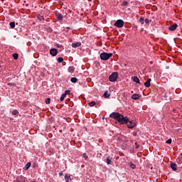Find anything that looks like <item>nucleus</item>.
I'll use <instances>...</instances> for the list:
<instances>
[{
	"label": "nucleus",
	"instance_id": "1",
	"mask_svg": "<svg viewBox=\"0 0 182 182\" xmlns=\"http://www.w3.org/2000/svg\"><path fill=\"white\" fill-rule=\"evenodd\" d=\"M109 117L114 119L120 124H125L126 122H127V117H124L119 112H112L109 114Z\"/></svg>",
	"mask_w": 182,
	"mask_h": 182
},
{
	"label": "nucleus",
	"instance_id": "2",
	"mask_svg": "<svg viewBox=\"0 0 182 182\" xmlns=\"http://www.w3.org/2000/svg\"><path fill=\"white\" fill-rule=\"evenodd\" d=\"M113 56V53H102L100 55V58L102 60H109V58H112Z\"/></svg>",
	"mask_w": 182,
	"mask_h": 182
},
{
	"label": "nucleus",
	"instance_id": "3",
	"mask_svg": "<svg viewBox=\"0 0 182 182\" xmlns=\"http://www.w3.org/2000/svg\"><path fill=\"white\" fill-rule=\"evenodd\" d=\"M118 76L119 73H117V72L112 73L109 77V82H116V80H117Z\"/></svg>",
	"mask_w": 182,
	"mask_h": 182
},
{
	"label": "nucleus",
	"instance_id": "4",
	"mask_svg": "<svg viewBox=\"0 0 182 182\" xmlns=\"http://www.w3.org/2000/svg\"><path fill=\"white\" fill-rule=\"evenodd\" d=\"M125 124H127L128 129H133L136 126L134 121H130L129 120V118H127Z\"/></svg>",
	"mask_w": 182,
	"mask_h": 182
},
{
	"label": "nucleus",
	"instance_id": "5",
	"mask_svg": "<svg viewBox=\"0 0 182 182\" xmlns=\"http://www.w3.org/2000/svg\"><path fill=\"white\" fill-rule=\"evenodd\" d=\"M114 26L116 28H123L124 26V21L123 20L119 19L114 23Z\"/></svg>",
	"mask_w": 182,
	"mask_h": 182
},
{
	"label": "nucleus",
	"instance_id": "6",
	"mask_svg": "<svg viewBox=\"0 0 182 182\" xmlns=\"http://www.w3.org/2000/svg\"><path fill=\"white\" fill-rule=\"evenodd\" d=\"M50 55H51V56H56V55H58V50L56 48H51L50 50Z\"/></svg>",
	"mask_w": 182,
	"mask_h": 182
},
{
	"label": "nucleus",
	"instance_id": "7",
	"mask_svg": "<svg viewBox=\"0 0 182 182\" xmlns=\"http://www.w3.org/2000/svg\"><path fill=\"white\" fill-rule=\"evenodd\" d=\"M170 167L173 170V171H177V164L171 162L170 164Z\"/></svg>",
	"mask_w": 182,
	"mask_h": 182
},
{
	"label": "nucleus",
	"instance_id": "8",
	"mask_svg": "<svg viewBox=\"0 0 182 182\" xmlns=\"http://www.w3.org/2000/svg\"><path fill=\"white\" fill-rule=\"evenodd\" d=\"M178 27V25L177 23H174L168 27L169 31H176L177 28Z\"/></svg>",
	"mask_w": 182,
	"mask_h": 182
},
{
	"label": "nucleus",
	"instance_id": "9",
	"mask_svg": "<svg viewBox=\"0 0 182 182\" xmlns=\"http://www.w3.org/2000/svg\"><path fill=\"white\" fill-rule=\"evenodd\" d=\"M72 48H79V46H82V43L80 42H75V43H73L71 45Z\"/></svg>",
	"mask_w": 182,
	"mask_h": 182
},
{
	"label": "nucleus",
	"instance_id": "10",
	"mask_svg": "<svg viewBox=\"0 0 182 182\" xmlns=\"http://www.w3.org/2000/svg\"><path fill=\"white\" fill-rule=\"evenodd\" d=\"M13 182H25V178L22 176L17 177L16 181Z\"/></svg>",
	"mask_w": 182,
	"mask_h": 182
},
{
	"label": "nucleus",
	"instance_id": "11",
	"mask_svg": "<svg viewBox=\"0 0 182 182\" xmlns=\"http://www.w3.org/2000/svg\"><path fill=\"white\" fill-rule=\"evenodd\" d=\"M140 97H141V96H140V95H139V94H134L132 96V99L133 100H139V99H140Z\"/></svg>",
	"mask_w": 182,
	"mask_h": 182
},
{
	"label": "nucleus",
	"instance_id": "12",
	"mask_svg": "<svg viewBox=\"0 0 182 182\" xmlns=\"http://www.w3.org/2000/svg\"><path fill=\"white\" fill-rule=\"evenodd\" d=\"M151 82V78H149L145 82H144V86L145 87H150L151 84L150 82Z\"/></svg>",
	"mask_w": 182,
	"mask_h": 182
},
{
	"label": "nucleus",
	"instance_id": "13",
	"mask_svg": "<svg viewBox=\"0 0 182 182\" xmlns=\"http://www.w3.org/2000/svg\"><path fill=\"white\" fill-rule=\"evenodd\" d=\"M31 162H28V163L25 165V166L23 167V170H24L25 171H26V170H29V168L31 167Z\"/></svg>",
	"mask_w": 182,
	"mask_h": 182
},
{
	"label": "nucleus",
	"instance_id": "14",
	"mask_svg": "<svg viewBox=\"0 0 182 182\" xmlns=\"http://www.w3.org/2000/svg\"><path fill=\"white\" fill-rule=\"evenodd\" d=\"M68 72H69L70 73H73V72H75V67H73V66H70V67L68 68Z\"/></svg>",
	"mask_w": 182,
	"mask_h": 182
},
{
	"label": "nucleus",
	"instance_id": "15",
	"mask_svg": "<svg viewBox=\"0 0 182 182\" xmlns=\"http://www.w3.org/2000/svg\"><path fill=\"white\" fill-rule=\"evenodd\" d=\"M134 82H135V83H139V85H141L140 80L138 77H134Z\"/></svg>",
	"mask_w": 182,
	"mask_h": 182
},
{
	"label": "nucleus",
	"instance_id": "16",
	"mask_svg": "<svg viewBox=\"0 0 182 182\" xmlns=\"http://www.w3.org/2000/svg\"><path fill=\"white\" fill-rule=\"evenodd\" d=\"M109 96H110V94L109 93V91H105L103 97H105V99H107V97H109Z\"/></svg>",
	"mask_w": 182,
	"mask_h": 182
},
{
	"label": "nucleus",
	"instance_id": "17",
	"mask_svg": "<svg viewBox=\"0 0 182 182\" xmlns=\"http://www.w3.org/2000/svg\"><path fill=\"white\" fill-rule=\"evenodd\" d=\"M12 114H13L14 116H18V114H19V112H18V110H16V109H14V110L12 111Z\"/></svg>",
	"mask_w": 182,
	"mask_h": 182
},
{
	"label": "nucleus",
	"instance_id": "18",
	"mask_svg": "<svg viewBox=\"0 0 182 182\" xmlns=\"http://www.w3.org/2000/svg\"><path fill=\"white\" fill-rule=\"evenodd\" d=\"M57 18L60 21H62V19H63V16L62 15V14H57Z\"/></svg>",
	"mask_w": 182,
	"mask_h": 182
},
{
	"label": "nucleus",
	"instance_id": "19",
	"mask_svg": "<svg viewBox=\"0 0 182 182\" xmlns=\"http://www.w3.org/2000/svg\"><path fill=\"white\" fill-rule=\"evenodd\" d=\"M37 18L39 20V21H43L45 18H43V16H41V14H38L37 15Z\"/></svg>",
	"mask_w": 182,
	"mask_h": 182
},
{
	"label": "nucleus",
	"instance_id": "20",
	"mask_svg": "<svg viewBox=\"0 0 182 182\" xmlns=\"http://www.w3.org/2000/svg\"><path fill=\"white\" fill-rule=\"evenodd\" d=\"M10 28H11V29H14V28H15V21L13 22H10Z\"/></svg>",
	"mask_w": 182,
	"mask_h": 182
},
{
	"label": "nucleus",
	"instance_id": "21",
	"mask_svg": "<svg viewBox=\"0 0 182 182\" xmlns=\"http://www.w3.org/2000/svg\"><path fill=\"white\" fill-rule=\"evenodd\" d=\"M139 22H140V23H141V25H144V17H141L139 18Z\"/></svg>",
	"mask_w": 182,
	"mask_h": 182
},
{
	"label": "nucleus",
	"instance_id": "22",
	"mask_svg": "<svg viewBox=\"0 0 182 182\" xmlns=\"http://www.w3.org/2000/svg\"><path fill=\"white\" fill-rule=\"evenodd\" d=\"M65 97H66V95H65V94H62L60 98V102H63V100H65Z\"/></svg>",
	"mask_w": 182,
	"mask_h": 182
},
{
	"label": "nucleus",
	"instance_id": "23",
	"mask_svg": "<svg viewBox=\"0 0 182 182\" xmlns=\"http://www.w3.org/2000/svg\"><path fill=\"white\" fill-rule=\"evenodd\" d=\"M96 105V102L95 101H92L91 102H89V106H90V107H93V106H95Z\"/></svg>",
	"mask_w": 182,
	"mask_h": 182
},
{
	"label": "nucleus",
	"instance_id": "24",
	"mask_svg": "<svg viewBox=\"0 0 182 182\" xmlns=\"http://www.w3.org/2000/svg\"><path fill=\"white\" fill-rule=\"evenodd\" d=\"M106 163H107V164H112V159H109V157H107V159H106Z\"/></svg>",
	"mask_w": 182,
	"mask_h": 182
},
{
	"label": "nucleus",
	"instance_id": "25",
	"mask_svg": "<svg viewBox=\"0 0 182 182\" xmlns=\"http://www.w3.org/2000/svg\"><path fill=\"white\" fill-rule=\"evenodd\" d=\"M72 83H76L77 82V78L76 77H72L71 78Z\"/></svg>",
	"mask_w": 182,
	"mask_h": 182
},
{
	"label": "nucleus",
	"instance_id": "26",
	"mask_svg": "<svg viewBox=\"0 0 182 182\" xmlns=\"http://www.w3.org/2000/svg\"><path fill=\"white\" fill-rule=\"evenodd\" d=\"M58 63H62V62H63V58L60 57L57 59Z\"/></svg>",
	"mask_w": 182,
	"mask_h": 182
},
{
	"label": "nucleus",
	"instance_id": "27",
	"mask_svg": "<svg viewBox=\"0 0 182 182\" xmlns=\"http://www.w3.org/2000/svg\"><path fill=\"white\" fill-rule=\"evenodd\" d=\"M129 166H130L131 168H132L133 170H134V168H136V166L134 165V164H132V162L129 164Z\"/></svg>",
	"mask_w": 182,
	"mask_h": 182
},
{
	"label": "nucleus",
	"instance_id": "28",
	"mask_svg": "<svg viewBox=\"0 0 182 182\" xmlns=\"http://www.w3.org/2000/svg\"><path fill=\"white\" fill-rule=\"evenodd\" d=\"M65 181H69L70 180V176L65 175Z\"/></svg>",
	"mask_w": 182,
	"mask_h": 182
},
{
	"label": "nucleus",
	"instance_id": "29",
	"mask_svg": "<svg viewBox=\"0 0 182 182\" xmlns=\"http://www.w3.org/2000/svg\"><path fill=\"white\" fill-rule=\"evenodd\" d=\"M144 22H145V23L149 25L150 23V22H151V20H149V18H146V19H144Z\"/></svg>",
	"mask_w": 182,
	"mask_h": 182
},
{
	"label": "nucleus",
	"instance_id": "30",
	"mask_svg": "<svg viewBox=\"0 0 182 182\" xmlns=\"http://www.w3.org/2000/svg\"><path fill=\"white\" fill-rule=\"evenodd\" d=\"M13 58H14V60H17V59H18V53H14L13 54Z\"/></svg>",
	"mask_w": 182,
	"mask_h": 182
},
{
	"label": "nucleus",
	"instance_id": "31",
	"mask_svg": "<svg viewBox=\"0 0 182 182\" xmlns=\"http://www.w3.org/2000/svg\"><path fill=\"white\" fill-rule=\"evenodd\" d=\"M70 90H66L65 91V93H64V95L66 96L67 95H70Z\"/></svg>",
	"mask_w": 182,
	"mask_h": 182
},
{
	"label": "nucleus",
	"instance_id": "32",
	"mask_svg": "<svg viewBox=\"0 0 182 182\" xmlns=\"http://www.w3.org/2000/svg\"><path fill=\"white\" fill-rule=\"evenodd\" d=\"M46 105H49L50 103V98H46Z\"/></svg>",
	"mask_w": 182,
	"mask_h": 182
},
{
	"label": "nucleus",
	"instance_id": "33",
	"mask_svg": "<svg viewBox=\"0 0 182 182\" xmlns=\"http://www.w3.org/2000/svg\"><path fill=\"white\" fill-rule=\"evenodd\" d=\"M127 5H129V3L127 1L122 2V6H127Z\"/></svg>",
	"mask_w": 182,
	"mask_h": 182
},
{
	"label": "nucleus",
	"instance_id": "34",
	"mask_svg": "<svg viewBox=\"0 0 182 182\" xmlns=\"http://www.w3.org/2000/svg\"><path fill=\"white\" fill-rule=\"evenodd\" d=\"M56 46L59 48V49H63V46L60 45V44H56Z\"/></svg>",
	"mask_w": 182,
	"mask_h": 182
},
{
	"label": "nucleus",
	"instance_id": "35",
	"mask_svg": "<svg viewBox=\"0 0 182 182\" xmlns=\"http://www.w3.org/2000/svg\"><path fill=\"white\" fill-rule=\"evenodd\" d=\"M171 142H172L171 139H169L167 141H166V143H167V144H171Z\"/></svg>",
	"mask_w": 182,
	"mask_h": 182
},
{
	"label": "nucleus",
	"instance_id": "36",
	"mask_svg": "<svg viewBox=\"0 0 182 182\" xmlns=\"http://www.w3.org/2000/svg\"><path fill=\"white\" fill-rule=\"evenodd\" d=\"M82 157H84V159H86V157H87L86 154H83Z\"/></svg>",
	"mask_w": 182,
	"mask_h": 182
},
{
	"label": "nucleus",
	"instance_id": "37",
	"mask_svg": "<svg viewBox=\"0 0 182 182\" xmlns=\"http://www.w3.org/2000/svg\"><path fill=\"white\" fill-rule=\"evenodd\" d=\"M59 176H63V172H60V173H59Z\"/></svg>",
	"mask_w": 182,
	"mask_h": 182
},
{
	"label": "nucleus",
	"instance_id": "38",
	"mask_svg": "<svg viewBox=\"0 0 182 182\" xmlns=\"http://www.w3.org/2000/svg\"><path fill=\"white\" fill-rule=\"evenodd\" d=\"M135 144H136V149H139V144H137V143H135Z\"/></svg>",
	"mask_w": 182,
	"mask_h": 182
},
{
	"label": "nucleus",
	"instance_id": "39",
	"mask_svg": "<svg viewBox=\"0 0 182 182\" xmlns=\"http://www.w3.org/2000/svg\"><path fill=\"white\" fill-rule=\"evenodd\" d=\"M178 163H179V164H181L182 160H181V159H179Z\"/></svg>",
	"mask_w": 182,
	"mask_h": 182
}]
</instances>
